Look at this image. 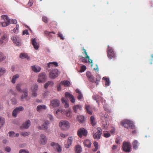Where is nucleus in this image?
<instances>
[{
  "label": "nucleus",
  "mask_w": 153,
  "mask_h": 153,
  "mask_svg": "<svg viewBox=\"0 0 153 153\" xmlns=\"http://www.w3.org/2000/svg\"><path fill=\"white\" fill-rule=\"evenodd\" d=\"M1 17L3 20L1 22V24L3 27L7 26L10 24H16L17 22L16 19H10L8 17L5 15H2Z\"/></svg>",
  "instance_id": "obj_1"
},
{
  "label": "nucleus",
  "mask_w": 153,
  "mask_h": 153,
  "mask_svg": "<svg viewBox=\"0 0 153 153\" xmlns=\"http://www.w3.org/2000/svg\"><path fill=\"white\" fill-rule=\"evenodd\" d=\"M86 75L88 78L89 81L92 83H95L96 85L98 84V83L101 79V77L99 75H97L96 76V80L95 81L94 76L91 74L89 71H87L86 73Z\"/></svg>",
  "instance_id": "obj_2"
},
{
  "label": "nucleus",
  "mask_w": 153,
  "mask_h": 153,
  "mask_svg": "<svg viewBox=\"0 0 153 153\" xmlns=\"http://www.w3.org/2000/svg\"><path fill=\"white\" fill-rule=\"evenodd\" d=\"M121 124L125 128L128 129H135V126L132 122L128 120H125L121 122Z\"/></svg>",
  "instance_id": "obj_3"
},
{
  "label": "nucleus",
  "mask_w": 153,
  "mask_h": 153,
  "mask_svg": "<svg viewBox=\"0 0 153 153\" xmlns=\"http://www.w3.org/2000/svg\"><path fill=\"white\" fill-rule=\"evenodd\" d=\"M21 84H17L16 86V89L17 91L20 92H23V94H22L21 96V99L22 100H23L27 98L28 95V92L27 90L26 89L22 91L21 89Z\"/></svg>",
  "instance_id": "obj_4"
},
{
  "label": "nucleus",
  "mask_w": 153,
  "mask_h": 153,
  "mask_svg": "<svg viewBox=\"0 0 153 153\" xmlns=\"http://www.w3.org/2000/svg\"><path fill=\"white\" fill-rule=\"evenodd\" d=\"M107 53V56L109 59H111L115 57V53L113 49L109 45L108 46Z\"/></svg>",
  "instance_id": "obj_5"
},
{
  "label": "nucleus",
  "mask_w": 153,
  "mask_h": 153,
  "mask_svg": "<svg viewBox=\"0 0 153 153\" xmlns=\"http://www.w3.org/2000/svg\"><path fill=\"white\" fill-rule=\"evenodd\" d=\"M59 71L57 69H54L50 71L49 73V77L51 79H54L59 76Z\"/></svg>",
  "instance_id": "obj_6"
},
{
  "label": "nucleus",
  "mask_w": 153,
  "mask_h": 153,
  "mask_svg": "<svg viewBox=\"0 0 153 153\" xmlns=\"http://www.w3.org/2000/svg\"><path fill=\"white\" fill-rule=\"evenodd\" d=\"M87 133V131L83 128H79L77 132V135L80 138H82L83 136H86Z\"/></svg>",
  "instance_id": "obj_7"
},
{
  "label": "nucleus",
  "mask_w": 153,
  "mask_h": 153,
  "mask_svg": "<svg viewBox=\"0 0 153 153\" xmlns=\"http://www.w3.org/2000/svg\"><path fill=\"white\" fill-rule=\"evenodd\" d=\"M59 126L62 129L65 130L69 128L70 124L68 121L62 120L60 122Z\"/></svg>",
  "instance_id": "obj_8"
},
{
  "label": "nucleus",
  "mask_w": 153,
  "mask_h": 153,
  "mask_svg": "<svg viewBox=\"0 0 153 153\" xmlns=\"http://www.w3.org/2000/svg\"><path fill=\"white\" fill-rule=\"evenodd\" d=\"M83 50L85 53L86 56L85 57H82L81 58L82 62L85 63H92L93 61L92 60L90 59L89 56H88L86 50L83 48Z\"/></svg>",
  "instance_id": "obj_9"
},
{
  "label": "nucleus",
  "mask_w": 153,
  "mask_h": 153,
  "mask_svg": "<svg viewBox=\"0 0 153 153\" xmlns=\"http://www.w3.org/2000/svg\"><path fill=\"white\" fill-rule=\"evenodd\" d=\"M46 79V76L44 73H40L39 75L37 82L39 83L45 82Z\"/></svg>",
  "instance_id": "obj_10"
},
{
  "label": "nucleus",
  "mask_w": 153,
  "mask_h": 153,
  "mask_svg": "<svg viewBox=\"0 0 153 153\" xmlns=\"http://www.w3.org/2000/svg\"><path fill=\"white\" fill-rule=\"evenodd\" d=\"M131 146L130 143L124 142L123 143V150L127 152H129L131 150Z\"/></svg>",
  "instance_id": "obj_11"
},
{
  "label": "nucleus",
  "mask_w": 153,
  "mask_h": 153,
  "mask_svg": "<svg viewBox=\"0 0 153 153\" xmlns=\"http://www.w3.org/2000/svg\"><path fill=\"white\" fill-rule=\"evenodd\" d=\"M97 129V131L93 135V138L94 139L98 140L100 139L102 134V130L101 128L98 127Z\"/></svg>",
  "instance_id": "obj_12"
},
{
  "label": "nucleus",
  "mask_w": 153,
  "mask_h": 153,
  "mask_svg": "<svg viewBox=\"0 0 153 153\" xmlns=\"http://www.w3.org/2000/svg\"><path fill=\"white\" fill-rule=\"evenodd\" d=\"M24 109V108L22 106H20L16 108L13 110V112L12 116L14 117H16L20 111H23Z\"/></svg>",
  "instance_id": "obj_13"
},
{
  "label": "nucleus",
  "mask_w": 153,
  "mask_h": 153,
  "mask_svg": "<svg viewBox=\"0 0 153 153\" xmlns=\"http://www.w3.org/2000/svg\"><path fill=\"white\" fill-rule=\"evenodd\" d=\"M11 39L17 46H19L21 45V40L18 36H12Z\"/></svg>",
  "instance_id": "obj_14"
},
{
  "label": "nucleus",
  "mask_w": 153,
  "mask_h": 153,
  "mask_svg": "<svg viewBox=\"0 0 153 153\" xmlns=\"http://www.w3.org/2000/svg\"><path fill=\"white\" fill-rule=\"evenodd\" d=\"M50 124V122L48 120L45 121L44 123L42 126H39L38 128L40 130H46L48 128V126Z\"/></svg>",
  "instance_id": "obj_15"
},
{
  "label": "nucleus",
  "mask_w": 153,
  "mask_h": 153,
  "mask_svg": "<svg viewBox=\"0 0 153 153\" xmlns=\"http://www.w3.org/2000/svg\"><path fill=\"white\" fill-rule=\"evenodd\" d=\"M60 105V101L56 99L53 100L51 101V105L53 107H58Z\"/></svg>",
  "instance_id": "obj_16"
},
{
  "label": "nucleus",
  "mask_w": 153,
  "mask_h": 153,
  "mask_svg": "<svg viewBox=\"0 0 153 153\" xmlns=\"http://www.w3.org/2000/svg\"><path fill=\"white\" fill-rule=\"evenodd\" d=\"M65 96L66 98H70V101L72 103H74L75 102V100L74 97L70 93L67 92L65 93Z\"/></svg>",
  "instance_id": "obj_17"
},
{
  "label": "nucleus",
  "mask_w": 153,
  "mask_h": 153,
  "mask_svg": "<svg viewBox=\"0 0 153 153\" xmlns=\"http://www.w3.org/2000/svg\"><path fill=\"white\" fill-rule=\"evenodd\" d=\"M40 141V143L44 145L46 144L47 142V140L46 136L43 134H41Z\"/></svg>",
  "instance_id": "obj_18"
},
{
  "label": "nucleus",
  "mask_w": 153,
  "mask_h": 153,
  "mask_svg": "<svg viewBox=\"0 0 153 153\" xmlns=\"http://www.w3.org/2000/svg\"><path fill=\"white\" fill-rule=\"evenodd\" d=\"M8 39V38L7 35H4L0 39V45H1L4 43H5L7 42Z\"/></svg>",
  "instance_id": "obj_19"
},
{
  "label": "nucleus",
  "mask_w": 153,
  "mask_h": 153,
  "mask_svg": "<svg viewBox=\"0 0 153 153\" xmlns=\"http://www.w3.org/2000/svg\"><path fill=\"white\" fill-rule=\"evenodd\" d=\"M73 141V138L72 137L68 138L67 143L65 144V147L66 148H68L71 145Z\"/></svg>",
  "instance_id": "obj_20"
},
{
  "label": "nucleus",
  "mask_w": 153,
  "mask_h": 153,
  "mask_svg": "<svg viewBox=\"0 0 153 153\" xmlns=\"http://www.w3.org/2000/svg\"><path fill=\"white\" fill-rule=\"evenodd\" d=\"M30 122L29 120H28L24 123L22 126L20 128L21 129H23V128H28L29 126H30Z\"/></svg>",
  "instance_id": "obj_21"
},
{
  "label": "nucleus",
  "mask_w": 153,
  "mask_h": 153,
  "mask_svg": "<svg viewBox=\"0 0 153 153\" xmlns=\"http://www.w3.org/2000/svg\"><path fill=\"white\" fill-rule=\"evenodd\" d=\"M32 44L34 48L36 50L38 49L39 45V44L36 41L35 39H32L31 40Z\"/></svg>",
  "instance_id": "obj_22"
},
{
  "label": "nucleus",
  "mask_w": 153,
  "mask_h": 153,
  "mask_svg": "<svg viewBox=\"0 0 153 153\" xmlns=\"http://www.w3.org/2000/svg\"><path fill=\"white\" fill-rule=\"evenodd\" d=\"M82 108V106L78 105H74L73 108V110L75 113H77L79 110H81Z\"/></svg>",
  "instance_id": "obj_23"
},
{
  "label": "nucleus",
  "mask_w": 153,
  "mask_h": 153,
  "mask_svg": "<svg viewBox=\"0 0 153 153\" xmlns=\"http://www.w3.org/2000/svg\"><path fill=\"white\" fill-rule=\"evenodd\" d=\"M46 108L47 107L45 105H39L37 106L36 110L38 111L39 112L42 110H45Z\"/></svg>",
  "instance_id": "obj_24"
},
{
  "label": "nucleus",
  "mask_w": 153,
  "mask_h": 153,
  "mask_svg": "<svg viewBox=\"0 0 153 153\" xmlns=\"http://www.w3.org/2000/svg\"><path fill=\"white\" fill-rule=\"evenodd\" d=\"M83 143L85 146L88 148H90L91 147V143L90 141L88 139L84 140L83 142Z\"/></svg>",
  "instance_id": "obj_25"
},
{
  "label": "nucleus",
  "mask_w": 153,
  "mask_h": 153,
  "mask_svg": "<svg viewBox=\"0 0 153 153\" xmlns=\"http://www.w3.org/2000/svg\"><path fill=\"white\" fill-rule=\"evenodd\" d=\"M139 143L137 140H134L132 143V146L133 148L135 149H137L138 147Z\"/></svg>",
  "instance_id": "obj_26"
},
{
  "label": "nucleus",
  "mask_w": 153,
  "mask_h": 153,
  "mask_svg": "<svg viewBox=\"0 0 153 153\" xmlns=\"http://www.w3.org/2000/svg\"><path fill=\"white\" fill-rule=\"evenodd\" d=\"M109 123H108L106 121L102 122L101 126L104 129H107L108 127Z\"/></svg>",
  "instance_id": "obj_27"
},
{
  "label": "nucleus",
  "mask_w": 153,
  "mask_h": 153,
  "mask_svg": "<svg viewBox=\"0 0 153 153\" xmlns=\"http://www.w3.org/2000/svg\"><path fill=\"white\" fill-rule=\"evenodd\" d=\"M32 70L35 72H39L41 70V68L38 66H36L35 65L32 66Z\"/></svg>",
  "instance_id": "obj_28"
},
{
  "label": "nucleus",
  "mask_w": 153,
  "mask_h": 153,
  "mask_svg": "<svg viewBox=\"0 0 153 153\" xmlns=\"http://www.w3.org/2000/svg\"><path fill=\"white\" fill-rule=\"evenodd\" d=\"M62 103L64 104L65 107L66 108H68L69 107V105L68 103L67 100L65 99L64 97H62L61 99Z\"/></svg>",
  "instance_id": "obj_29"
},
{
  "label": "nucleus",
  "mask_w": 153,
  "mask_h": 153,
  "mask_svg": "<svg viewBox=\"0 0 153 153\" xmlns=\"http://www.w3.org/2000/svg\"><path fill=\"white\" fill-rule=\"evenodd\" d=\"M85 109L87 112L90 114H91L92 113V111L91 108L89 105H85Z\"/></svg>",
  "instance_id": "obj_30"
},
{
  "label": "nucleus",
  "mask_w": 153,
  "mask_h": 153,
  "mask_svg": "<svg viewBox=\"0 0 153 153\" xmlns=\"http://www.w3.org/2000/svg\"><path fill=\"white\" fill-rule=\"evenodd\" d=\"M61 84L62 85H64L65 86L69 87L71 85V83L68 80H64L62 81L61 82Z\"/></svg>",
  "instance_id": "obj_31"
},
{
  "label": "nucleus",
  "mask_w": 153,
  "mask_h": 153,
  "mask_svg": "<svg viewBox=\"0 0 153 153\" xmlns=\"http://www.w3.org/2000/svg\"><path fill=\"white\" fill-rule=\"evenodd\" d=\"M92 98L93 100L96 101L97 102L99 103V100L101 98L100 96L97 94H95L93 96Z\"/></svg>",
  "instance_id": "obj_32"
},
{
  "label": "nucleus",
  "mask_w": 153,
  "mask_h": 153,
  "mask_svg": "<svg viewBox=\"0 0 153 153\" xmlns=\"http://www.w3.org/2000/svg\"><path fill=\"white\" fill-rule=\"evenodd\" d=\"M76 92L78 94V95L77 97L78 99L79 100L81 99L83 97V95L81 91L79 89H76Z\"/></svg>",
  "instance_id": "obj_33"
},
{
  "label": "nucleus",
  "mask_w": 153,
  "mask_h": 153,
  "mask_svg": "<svg viewBox=\"0 0 153 153\" xmlns=\"http://www.w3.org/2000/svg\"><path fill=\"white\" fill-rule=\"evenodd\" d=\"M48 67L50 68L51 66H55V67H57L58 66L57 62H50L48 64Z\"/></svg>",
  "instance_id": "obj_34"
},
{
  "label": "nucleus",
  "mask_w": 153,
  "mask_h": 153,
  "mask_svg": "<svg viewBox=\"0 0 153 153\" xmlns=\"http://www.w3.org/2000/svg\"><path fill=\"white\" fill-rule=\"evenodd\" d=\"M77 118L79 122L80 123H83L85 121V118L83 116H79Z\"/></svg>",
  "instance_id": "obj_35"
},
{
  "label": "nucleus",
  "mask_w": 153,
  "mask_h": 153,
  "mask_svg": "<svg viewBox=\"0 0 153 153\" xmlns=\"http://www.w3.org/2000/svg\"><path fill=\"white\" fill-rule=\"evenodd\" d=\"M75 151L76 153H80L82 151L81 146L79 145H76L75 147Z\"/></svg>",
  "instance_id": "obj_36"
},
{
  "label": "nucleus",
  "mask_w": 153,
  "mask_h": 153,
  "mask_svg": "<svg viewBox=\"0 0 153 153\" xmlns=\"http://www.w3.org/2000/svg\"><path fill=\"white\" fill-rule=\"evenodd\" d=\"M65 114L67 117H72V112L71 110L69 109L65 111Z\"/></svg>",
  "instance_id": "obj_37"
},
{
  "label": "nucleus",
  "mask_w": 153,
  "mask_h": 153,
  "mask_svg": "<svg viewBox=\"0 0 153 153\" xmlns=\"http://www.w3.org/2000/svg\"><path fill=\"white\" fill-rule=\"evenodd\" d=\"M90 122L91 124L92 125V126H94L96 124V122L95 120V119L94 117L93 116H91L90 117Z\"/></svg>",
  "instance_id": "obj_38"
},
{
  "label": "nucleus",
  "mask_w": 153,
  "mask_h": 153,
  "mask_svg": "<svg viewBox=\"0 0 153 153\" xmlns=\"http://www.w3.org/2000/svg\"><path fill=\"white\" fill-rule=\"evenodd\" d=\"M19 77V76L18 74H16L13 76L11 81L13 83H14L15 82L16 79L18 78Z\"/></svg>",
  "instance_id": "obj_39"
},
{
  "label": "nucleus",
  "mask_w": 153,
  "mask_h": 153,
  "mask_svg": "<svg viewBox=\"0 0 153 153\" xmlns=\"http://www.w3.org/2000/svg\"><path fill=\"white\" fill-rule=\"evenodd\" d=\"M51 33L55 34V33L53 31L49 32L48 31H45V34L46 35H48L49 37H52V36L51 34Z\"/></svg>",
  "instance_id": "obj_40"
},
{
  "label": "nucleus",
  "mask_w": 153,
  "mask_h": 153,
  "mask_svg": "<svg viewBox=\"0 0 153 153\" xmlns=\"http://www.w3.org/2000/svg\"><path fill=\"white\" fill-rule=\"evenodd\" d=\"M4 119L3 118L0 117V128L4 124Z\"/></svg>",
  "instance_id": "obj_41"
},
{
  "label": "nucleus",
  "mask_w": 153,
  "mask_h": 153,
  "mask_svg": "<svg viewBox=\"0 0 153 153\" xmlns=\"http://www.w3.org/2000/svg\"><path fill=\"white\" fill-rule=\"evenodd\" d=\"M103 79H105V85L106 86H108L110 85V81L109 79L108 78H105L103 77Z\"/></svg>",
  "instance_id": "obj_42"
},
{
  "label": "nucleus",
  "mask_w": 153,
  "mask_h": 153,
  "mask_svg": "<svg viewBox=\"0 0 153 153\" xmlns=\"http://www.w3.org/2000/svg\"><path fill=\"white\" fill-rule=\"evenodd\" d=\"M38 85L37 84H34L31 87V89L33 91H36L37 90Z\"/></svg>",
  "instance_id": "obj_43"
},
{
  "label": "nucleus",
  "mask_w": 153,
  "mask_h": 153,
  "mask_svg": "<svg viewBox=\"0 0 153 153\" xmlns=\"http://www.w3.org/2000/svg\"><path fill=\"white\" fill-rule=\"evenodd\" d=\"M94 145L95 148L93 151L94 152H95L97 151L98 149V143L97 142L95 141L94 143Z\"/></svg>",
  "instance_id": "obj_44"
},
{
  "label": "nucleus",
  "mask_w": 153,
  "mask_h": 153,
  "mask_svg": "<svg viewBox=\"0 0 153 153\" xmlns=\"http://www.w3.org/2000/svg\"><path fill=\"white\" fill-rule=\"evenodd\" d=\"M19 57L22 59L26 58L28 57V56L27 54L25 53H22L20 54Z\"/></svg>",
  "instance_id": "obj_45"
},
{
  "label": "nucleus",
  "mask_w": 153,
  "mask_h": 153,
  "mask_svg": "<svg viewBox=\"0 0 153 153\" xmlns=\"http://www.w3.org/2000/svg\"><path fill=\"white\" fill-rule=\"evenodd\" d=\"M30 134L29 132H23L21 133L20 134L21 135L24 136H28Z\"/></svg>",
  "instance_id": "obj_46"
},
{
  "label": "nucleus",
  "mask_w": 153,
  "mask_h": 153,
  "mask_svg": "<svg viewBox=\"0 0 153 153\" xmlns=\"http://www.w3.org/2000/svg\"><path fill=\"white\" fill-rule=\"evenodd\" d=\"M86 69V67L85 65H82L81 67V69L80 70V72H84Z\"/></svg>",
  "instance_id": "obj_47"
},
{
  "label": "nucleus",
  "mask_w": 153,
  "mask_h": 153,
  "mask_svg": "<svg viewBox=\"0 0 153 153\" xmlns=\"http://www.w3.org/2000/svg\"><path fill=\"white\" fill-rule=\"evenodd\" d=\"M56 149L58 152H60L62 151V148L61 146L58 144H56Z\"/></svg>",
  "instance_id": "obj_48"
},
{
  "label": "nucleus",
  "mask_w": 153,
  "mask_h": 153,
  "mask_svg": "<svg viewBox=\"0 0 153 153\" xmlns=\"http://www.w3.org/2000/svg\"><path fill=\"white\" fill-rule=\"evenodd\" d=\"M5 72L4 68H0V76L3 75L5 73Z\"/></svg>",
  "instance_id": "obj_49"
},
{
  "label": "nucleus",
  "mask_w": 153,
  "mask_h": 153,
  "mask_svg": "<svg viewBox=\"0 0 153 153\" xmlns=\"http://www.w3.org/2000/svg\"><path fill=\"white\" fill-rule=\"evenodd\" d=\"M42 20L45 23H47L48 22V18L45 16H43L42 17Z\"/></svg>",
  "instance_id": "obj_50"
},
{
  "label": "nucleus",
  "mask_w": 153,
  "mask_h": 153,
  "mask_svg": "<svg viewBox=\"0 0 153 153\" xmlns=\"http://www.w3.org/2000/svg\"><path fill=\"white\" fill-rule=\"evenodd\" d=\"M19 153H29V152L27 150L22 149L19 151Z\"/></svg>",
  "instance_id": "obj_51"
},
{
  "label": "nucleus",
  "mask_w": 153,
  "mask_h": 153,
  "mask_svg": "<svg viewBox=\"0 0 153 153\" xmlns=\"http://www.w3.org/2000/svg\"><path fill=\"white\" fill-rule=\"evenodd\" d=\"M5 59V58L3 56V54L2 53H0V61H2Z\"/></svg>",
  "instance_id": "obj_52"
},
{
  "label": "nucleus",
  "mask_w": 153,
  "mask_h": 153,
  "mask_svg": "<svg viewBox=\"0 0 153 153\" xmlns=\"http://www.w3.org/2000/svg\"><path fill=\"white\" fill-rule=\"evenodd\" d=\"M9 136L11 137H14L15 133L13 131H10L9 132Z\"/></svg>",
  "instance_id": "obj_53"
},
{
  "label": "nucleus",
  "mask_w": 153,
  "mask_h": 153,
  "mask_svg": "<svg viewBox=\"0 0 153 153\" xmlns=\"http://www.w3.org/2000/svg\"><path fill=\"white\" fill-rule=\"evenodd\" d=\"M11 101L13 104H15L17 103L16 100L15 98L12 99Z\"/></svg>",
  "instance_id": "obj_54"
},
{
  "label": "nucleus",
  "mask_w": 153,
  "mask_h": 153,
  "mask_svg": "<svg viewBox=\"0 0 153 153\" xmlns=\"http://www.w3.org/2000/svg\"><path fill=\"white\" fill-rule=\"evenodd\" d=\"M104 137H108L110 136V134L109 133H104L103 134Z\"/></svg>",
  "instance_id": "obj_55"
},
{
  "label": "nucleus",
  "mask_w": 153,
  "mask_h": 153,
  "mask_svg": "<svg viewBox=\"0 0 153 153\" xmlns=\"http://www.w3.org/2000/svg\"><path fill=\"white\" fill-rule=\"evenodd\" d=\"M58 36L59 37H60L61 39L62 40L64 39V37L63 36V35L60 33L59 32L58 34Z\"/></svg>",
  "instance_id": "obj_56"
},
{
  "label": "nucleus",
  "mask_w": 153,
  "mask_h": 153,
  "mask_svg": "<svg viewBox=\"0 0 153 153\" xmlns=\"http://www.w3.org/2000/svg\"><path fill=\"white\" fill-rule=\"evenodd\" d=\"M48 118L51 121H53V116L50 115V114H48L47 116Z\"/></svg>",
  "instance_id": "obj_57"
},
{
  "label": "nucleus",
  "mask_w": 153,
  "mask_h": 153,
  "mask_svg": "<svg viewBox=\"0 0 153 153\" xmlns=\"http://www.w3.org/2000/svg\"><path fill=\"white\" fill-rule=\"evenodd\" d=\"M115 132V129L114 128L112 127L110 130V132L111 134H114Z\"/></svg>",
  "instance_id": "obj_58"
},
{
  "label": "nucleus",
  "mask_w": 153,
  "mask_h": 153,
  "mask_svg": "<svg viewBox=\"0 0 153 153\" xmlns=\"http://www.w3.org/2000/svg\"><path fill=\"white\" fill-rule=\"evenodd\" d=\"M63 111V110L62 109H58L57 110L56 112V114H58L59 113H62Z\"/></svg>",
  "instance_id": "obj_59"
},
{
  "label": "nucleus",
  "mask_w": 153,
  "mask_h": 153,
  "mask_svg": "<svg viewBox=\"0 0 153 153\" xmlns=\"http://www.w3.org/2000/svg\"><path fill=\"white\" fill-rule=\"evenodd\" d=\"M48 84H49L50 86H52L54 84L53 82L52 81H48Z\"/></svg>",
  "instance_id": "obj_60"
},
{
  "label": "nucleus",
  "mask_w": 153,
  "mask_h": 153,
  "mask_svg": "<svg viewBox=\"0 0 153 153\" xmlns=\"http://www.w3.org/2000/svg\"><path fill=\"white\" fill-rule=\"evenodd\" d=\"M58 143H54V142H52L51 143V145L52 146H55L56 147V144H58Z\"/></svg>",
  "instance_id": "obj_61"
},
{
  "label": "nucleus",
  "mask_w": 153,
  "mask_h": 153,
  "mask_svg": "<svg viewBox=\"0 0 153 153\" xmlns=\"http://www.w3.org/2000/svg\"><path fill=\"white\" fill-rule=\"evenodd\" d=\"M28 34V32L27 30H24L23 32V35L25 34Z\"/></svg>",
  "instance_id": "obj_62"
},
{
  "label": "nucleus",
  "mask_w": 153,
  "mask_h": 153,
  "mask_svg": "<svg viewBox=\"0 0 153 153\" xmlns=\"http://www.w3.org/2000/svg\"><path fill=\"white\" fill-rule=\"evenodd\" d=\"M60 136L62 137L65 138L67 137L68 135L61 133L60 134Z\"/></svg>",
  "instance_id": "obj_63"
},
{
  "label": "nucleus",
  "mask_w": 153,
  "mask_h": 153,
  "mask_svg": "<svg viewBox=\"0 0 153 153\" xmlns=\"http://www.w3.org/2000/svg\"><path fill=\"white\" fill-rule=\"evenodd\" d=\"M5 150L7 152H9L11 150V149L10 147H7L5 148Z\"/></svg>",
  "instance_id": "obj_64"
}]
</instances>
